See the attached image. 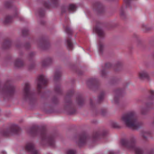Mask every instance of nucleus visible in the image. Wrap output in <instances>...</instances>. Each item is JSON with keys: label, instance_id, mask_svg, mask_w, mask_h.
Masks as SVG:
<instances>
[{"label": "nucleus", "instance_id": "1", "mask_svg": "<svg viewBox=\"0 0 154 154\" xmlns=\"http://www.w3.org/2000/svg\"><path fill=\"white\" fill-rule=\"evenodd\" d=\"M29 133L33 136L40 134L42 141L52 147L55 145L54 138V135H48L45 126L38 127L36 125L33 126L30 129Z\"/></svg>", "mask_w": 154, "mask_h": 154}, {"label": "nucleus", "instance_id": "2", "mask_svg": "<svg viewBox=\"0 0 154 154\" xmlns=\"http://www.w3.org/2000/svg\"><path fill=\"white\" fill-rule=\"evenodd\" d=\"M121 120L127 126L133 129H138L142 125V123L138 120L133 111L123 114L121 117Z\"/></svg>", "mask_w": 154, "mask_h": 154}, {"label": "nucleus", "instance_id": "3", "mask_svg": "<svg viewBox=\"0 0 154 154\" xmlns=\"http://www.w3.org/2000/svg\"><path fill=\"white\" fill-rule=\"evenodd\" d=\"M121 143L122 146L125 148L134 151L135 154H143V152L142 149L136 146L135 140L133 138L130 140L122 139L121 140Z\"/></svg>", "mask_w": 154, "mask_h": 154}, {"label": "nucleus", "instance_id": "4", "mask_svg": "<svg viewBox=\"0 0 154 154\" xmlns=\"http://www.w3.org/2000/svg\"><path fill=\"white\" fill-rule=\"evenodd\" d=\"M20 129L18 125L13 124L9 128L2 130L0 133L4 136H8L12 134H17Z\"/></svg>", "mask_w": 154, "mask_h": 154}, {"label": "nucleus", "instance_id": "5", "mask_svg": "<svg viewBox=\"0 0 154 154\" xmlns=\"http://www.w3.org/2000/svg\"><path fill=\"white\" fill-rule=\"evenodd\" d=\"M23 98L26 100L32 101L34 99V94L30 91V85L28 82L25 84L23 91Z\"/></svg>", "mask_w": 154, "mask_h": 154}, {"label": "nucleus", "instance_id": "6", "mask_svg": "<svg viewBox=\"0 0 154 154\" xmlns=\"http://www.w3.org/2000/svg\"><path fill=\"white\" fill-rule=\"evenodd\" d=\"M48 82V79L43 75H39L37 79V88L38 93H41V89L45 86Z\"/></svg>", "mask_w": 154, "mask_h": 154}, {"label": "nucleus", "instance_id": "7", "mask_svg": "<svg viewBox=\"0 0 154 154\" xmlns=\"http://www.w3.org/2000/svg\"><path fill=\"white\" fill-rule=\"evenodd\" d=\"M25 148L26 150L30 152L31 154H40L39 151L35 149V145L32 142L27 143Z\"/></svg>", "mask_w": 154, "mask_h": 154}, {"label": "nucleus", "instance_id": "8", "mask_svg": "<svg viewBox=\"0 0 154 154\" xmlns=\"http://www.w3.org/2000/svg\"><path fill=\"white\" fill-rule=\"evenodd\" d=\"M88 138V137L85 133L80 134L79 136L78 142V144L79 146H81L85 144Z\"/></svg>", "mask_w": 154, "mask_h": 154}, {"label": "nucleus", "instance_id": "9", "mask_svg": "<svg viewBox=\"0 0 154 154\" xmlns=\"http://www.w3.org/2000/svg\"><path fill=\"white\" fill-rule=\"evenodd\" d=\"M106 134L107 132L105 131H99L94 132L91 139L95 141L100 137H103Z\"/></svg>", "mask_w": 154, "mask_h": 154}, {"label": "nucleus", "instance_id": "10", "mask_svg": "<svg viewBox=\"0 0 154 154\" xmlns=\"http://www.w3.org/2000/svg\"><path fill=\"white\" fill-rule=\"evenodd\" d=\"M66 105L65 107L70 114H72L76 112L75 108L73 106L71 100H69L66 102Z\"/></svg>", "mask_w": 154, "mask_h": 154}, {"label": "nucleus", "instance_id": "11", "mask_svg": "<svg viewBox=\"0 0 154 154\" xmlns=\"http://www.w3.org/2000/svg\"><path fill=\"white\" fill-rule=\"evenodd\" d=\"M76 7L75 5L70 4L68 7H63L61 9L62 13H63L68 11L69 12H73L76 10Z\"/></svg>", "mask_w": 154, "mask_h": 154}, {"label": "nucleus", "instance_id": "12", "mask_svg": "<svg viewBox=\"0 0 154 154\" xmlns=\"http://www.w3.org/2000/svg\"><path fill=\"white\" fill-rule=\"evenodd\" d=\"M93 8L94 10L100 13H102L104 11L103 7L100 2H95L93 5Z\"/></svg>", "mask_w": 154, "mask_h": 154}, {"label": "nucleus", "instance_id": "13", "mask_svg": "<svg viewBox=\"0 0 154 154\" xmlns=\"http://www.w3.org/2000/svg\"><path fill=\"white\" fill-rule=\"evenodd\" d=\"M51 3H50L48 2H45L44 4V6L46 8H49L51 7H56L58 5L59 0H51Z\"/></svg>", "mask_w": 154, "mask_h": 154}, {"label": "nucleus", "instance_id": "14", "mask_svg": "<svg viewBox=\"0 0 154 154\" xmlns=\"http://www.w3.org/2000/svg\"><path fill=\"white\" fill-rule=\"evenodd\" d=\"M94 30L96 33H97L99 37L102 38L104 36L105 34L104 32L99 27L95 26L94 28Z\"/></svg>", "mask_w": 154, "mask_h": 154}, {"label": "nucleus", "instance_id": "15", "mask_svg": "<svg viewBox=\"0 0 154 154\" xmlns=\"http://www.w3.org/2000/svg\"><path fill=\"white\" fill-rule=\"evenodd\" d=\"M132 0H124L125 6H123L121 8L120 11V15L121 16H123L125 15L124 12V9L125 8H126L130 6V3Z\"/></svg>", "mask_w": 154, "mask_h": 154}, {"label": "nucleus", "instance_id": "16", "mask_svg": "<svg viewBox=\"0 0 154 154\" xmlns=\"http://www.w3.org/2000/svg\"><path fill=\"white\" fill-rule=\"evenodd\" d=\"M153 103L152 102L146 103V108H144L142 107L141 108V113L143 115H144L146 113L148 109L152 108Z\"/></svg>", "mask_w": 154, "mask_h": 154}, {"label": "nucleus", "instance_id": "17", "mask_svg": "<svg viewBox=\"0 0 154 154\" xmlns=\"http://www.w3.org/2000/svg\"><path fill=\"white\" fill-rule=\"evenodd\" d=\"M122 93V90L120 89H117L115 91L116 95L114 98V101L115 103H118L119 100V97Z\"/></svg>", "mask_w": 154, "mask_h": 154}, {"label": "nucleus", "instance_id": "18", "mask_svg": "<svg viewBox=\"0 0 154 154\" xmlns=\"http://www.w3.org/2000/svg\"><path fill=\"white\" fill-rule=\"evenodd\" d=\"M139 76L141 79H148L149 75L145 71H142L139 73Z\"/></svg>", "mask_w": 154, "mask_h": 154}, {"label": "nucleus", "instance_id": "19", "mask_svg": "<svg viewBox=\"0 0 154 154\" xmlns=\"http://www.w3.org/2000/svg\"><path fill=\"white\" fill-rule=\"evenodd\" d=\"M14 65L16 67H19L23 66L24 65V63L21 59H17L15 61Z\"/></svg>", "mask_w": 154, "mask_h": 154}, {"label": "nucleus", "instance_id": "20", "mask_svg": "<svg viewBox=\"0 0 154 154\" xmlns=\"http://www.w3.org/2000/svg\"><path fill=\"white\" fill-rule=\"evenodd\" d=\"M97 83V81L96 79H91L89 80L87 84L88 86H95Z\"/></svg>", "mask_w": 154, "mask_h": 154}, {"label": "nucleus", "instance_id": "21", "mask_svg": "<svg viewBox=\"0 0 154 154\" xmlns=\"http://www.w3.org/2000/svg\"><path fill=\"white\" fill-rule=\"evenodd\" d=\"M52 59L51 58H48L42 61V65L44 67L47 66L49 65L52 62Z\"/></svg>", "mask_w": 154, "mask_h": 154}, {"label": "nucleus", "instance_id": "22", "mask_svg": "<svg viewBox=\"0 0 154 154\" xmlns=\"http://www.w3.org/2000/svg\"><path fill=\"white\" fill-rule=\"evenodd\" d=\"M67 48L69 50H72L73 48V44L70 38L67 39L66 41Z\"/></svg>", "mask_w": 154, "mask_h": 154}, {"label": "nucleus", "instance_id": "23", "mask_svg": "<svg viewBox=\"0 0 154 154\" xmlns=\"http://www.w3.org/2000/svg\"><path fill=\"white\" fill-rule=\"evenodd\" d=\"M11 44V42L8 38L6 39L4 42V47L5 48H9Z\"/></svg>", "mask_w": 154, "mask_h": 154}, {"label": "nucleus", "instance_id": "24", "mask_svg": "<svg viewBox=\"0 0 154 154\" xmlns=\"http://www.w3.org/2000/svg\"><path fill=\"white\" fill-rule=\"evenodd\" d=\"M77 102L79 105H82L84 102V99L81 95H79L77 97Z\"/></svg>", "mask_w": 154, "mask_h": 154}, {"label": "nucleus", "instance_id": "25", "mask_svg": "<svg viewBox=\"0 0 154 154\" xmlns=\"http://www.w3.org/2000/svg\"><path fill=\"white\" fill-rule=\"evenodd\" d=\"M61 76V72L60 71H57L54 75V79L55 80H58Z\"/></svg>", "mask_w": 154, "mask_h": 154}, {"label": "nucleus", "instance_id": "26", "mask_svg": "<svg viewBox=\"0 0 154 154\" xmlns=\"http://www.w3.org/2000/svg\"><path fill=\"white\" fill-rule=\"evenodd\" d=\"M99 51L100 53H102L103 49V46L102 43L100 42H98Z\"/></svg>", "mask_w": 154, "mask_h": 154}, {"label": "nucleus", "instance_id": "27", "mask_svg": "<svg viewBox=\"0 0 154 154\" xmlns=\"http://www.w3.org/2000/svg\"><path fill=\"white\" fill-rule=\"evenodd\" d=\"M104 96V92H101L98 97V101L99 103H100L103 100Z\"/></svg>", "mask_w": 154, "mask_h": 154}, {"label": "nucleus", "instance_id": "28", "mask_svg": "<svg viewBox=\"0 0 154 154\" xmlns=\"http://www.w3.org/2000/svg\"><path fill=\"white\" fill-rule=\"evenodd\" d=\"M12 21V17L10 16H7L6 17L5 22V23L11 22Z\"/></svg>", "mask_w": 154, "mask_h": 154}, {"label": "nucleus", "instance_id": "29", "mask_svg": "<svg viewBox=\"0 0 154 154\" xmlns=\"http://www.w3.org/2000/svg\"><path fill=\"white\" fill-rule=\"evenodd\" d=\"M122 64L120 62H118L117 64L114 66V69L116 71L119 70L122 67Z\"/></svg>", "mask_w": 154, "mask_h": 154}, {"label": "nucleus", "instance_id": "30", "mask_svg": "<svg viewBox=\"0 0 154 154\" xmlns=\"http://www.w3.org/2000/svg\"><path fill=\"white\" fill-rule=\"evenodd\" d=\"M76 150L74 149H69L67 150L66 154H76Z\"/></svg>", "mask_w": 154, "mask_h": 154}, {"label": "nucleus", "instance_id": "31", "mask_svg": "<svg viewBox=\"0 0 154 154\" xmlns=\"http://www.w3.org/2000/svg\"><path fill=\"white\" fill-rule=\"evenodd\" d=\"M38 14L40 17H43L45 14V11L43 9H40L38 11Z\"/></svg>", "mask_w": 154, "mask_h": 154}, {"label": "nucleus", "instance_id": "32", "mask_svg": "<svg viewBox=\"0 0 154 154\" xmlns=\"http://www.w3.org/2000/svg\"><path fill=\"white\" fill-rule=\"evenodd\" d=\"M65 31L66 33L68 34L71 35L72 33V31L70 28L67 26L65 28Z\"/></svg>", "mask_w": 154, "mask_h": 154}, {"label": "nucleus", "instance_id": "33", "mask_svg": "<svg viewBox=\"0 0 154 154\" xmlns=\"http://www.w3.org/2000/svg\"><path fill=\"white\" fill-rule=\"evenodd\" d=\"M150 96L149 99L152 100L154 97V91L152 90H150L149 91Z\"/></svg>", "mask_w": 154, "mask_h": 154}, {"label": "nucleus", "instance_id": "34", "mask_svg": "<svg viewBox=\"0 0 154 154\" xmlns=\"http://www.w3.org/2000/svg\"><path fill=\"white\" fill-rule=\"evenodd\" d=\"M55 91L59 94H60L61 92V89L59 86H56L55 88Z\"/></svg>", "mask_w": 154, "mask_h": 154}, {"label": "nucleus", "instance_id": "35", "mask_svg": "<svg viewBox=\"0 0 154 154\" xmlns=\"http://www.w3.org/2000/svg\"><path fill=\"white\" fill-rule=\"evenodd\" d=\"M112 126L115 128H120V126L119 124L115 122H113L112 123Z\"/></svg>", "mask_w": 154, "mask_h": 154}, {"label": "nucleus", "instance_id": "36", "mask_svg": "<svg viewBox=\"0 0 154 154\" xmlns=\"http://www.w3.org/2000/svg\"><path fill=\"white\" fill-rule=\"evenodd\" d=\"M150 134V132L148 131H143L142 133V136L144 139H146V136L145 135H149Z\"/></svg>", "mask_w": 154, "mask_h": 154}, {"label": "nucleus", "instance_id": "37", "mask_svg": "<svg viewBox=\"0 0 154 154\" xmlns=\"http://www.w3.org/2000/svg\"><path fill=\"white\" fill-rule=\"evenodd\" d=\"M40 42L42 46H45L48 44V42L45 39H43L41 40Z\"/></svg>", "mask_w": 154, "mask_h": 154}, {"label": "nucleus", "instance_id": "38", "mask_svg": "<svg viewBox=\"0 0 154 154\" xmlns=\"http://www.w3.org/2000/svg\"><path fill=\"white\" fill-rule=\"evenodd\" d=\"M22 33L23 35H28L29 31L27 29H25L22 30Z\"/></svg>", "mask_w": 154, "mask_h": 154}, {"label": "nucleus", "instance_id": "39", "mask_svg": "<svg viewBox=\"0 0 154 154\" xmlns=\"http://www.w3.org/2000/svg\"><path fill=\"white\" fill-rule=\"evenodd\" d=\"M5 6L7 8H10L11 6V4L9 2H5Z\"/></svg>", "mask_w": 154, "mask_h": 154}, {"label": "nucleus", "instance_id": "40", "mask_svg": "<svg viewBox=\"0 0 154 154\" xmlns=\"http://www.w3.org/2000/svg\"><path fill=\"white\" fill-rule=\"evenodd\" d=\"M112 66V64L109 63H106L105 65V69L109 68Z\"/></svg>", "mask_w": 154, "mask_h": 154}, {"label": "nucleus", "instance_id": "41", "mask_svg": "<svg viewBox=\"0 0 154 154\" xmlns=\"http://www.w3.org/2000/svg\"><path fill=\"white\" fill-rule=\"evenodd\" d=\"M52 102L54 104H56L58 102V100L56 97H54L52 99Z\"/></svg>", "mask_w": 154, "mask_h": 154}, {"label": "nucleus", "instance_id": "42", "mask_svg": "<svg viewBox=\"0 0 154 154\" xmlns=\"http://www.w3.org/2000/svg\"><path fill=\"white\" fill-rule=\"evenodd\" d=\"M74 92V91L73 90L69 91L68 93L67 96H71L73 94Z\"/></svg>", "mask_w": 154, "mask_h": 154}, {"label": "nucleus", "instance_id": "43", "mask_svg": "<svg viewBox=\"0 0 154 154\" xmlns=\"http://www.w3.org/2000/svg\"><path fill=\"white\" fill-rule=\"evenodd\" d=\"M142 27L143 28L144 30L147 31L148 30V29H147V26L145 24H143L142 25Z\"/></svg>", "mask_w": 154, "mask_h": 154}, {"label": "nucleus", "instance_id": "44", "mask_svg": "<svg viewBox=\"0 0 154 154\" xmlns=\"http://www.w3.org/2000/svg\"><path fill=\"white\" fill-rule=\"evenodd\" d=\"M101 74L103 76H104L106 74V72L104 70L101 71Z\"/></svg>", "mask_w": 154, "mask_h": 154}, {"label": "nucleus", "instance_id": "45", "mask_svg": "<svg viewBox=\"0 0 154 154\" xmlns=\"http://www.w3.org/2000/svg\"><path fill=\"white\" fill-rule=\"evenodd\" d=\"M109 154H115L114 152L113 151H110L109 152Z\"/></svg>", "mask_w": 154, "mask_h": 154}, {"label": "nucleus", "instance_id": "46", "mask_svg": "<svg viewBox=\"0 0 154 154\" xmlns=\"http://www.w3.org/2000/svg\"><path fill=\"white\" fill-rule=\"evenodd\" d=\"M90 103L91 105L92 106L93 104V101L92 100H90Z\"/></svg>", "mask_w": 154, "mask_h": 154}, {"label": "nucleus", "instance_id": "47", "mask_svg": "<svg viewBox=\"0 0 154 154\" xmlns=\"http://www.w3.org/2000/svg\"><path fill=\"white\" fill-rule=\"evenodd\" d=\"M1 153L2 154H6V152L5 151H2Z\"/></svg>", "mask_w": 154, "mask_h": 154}, {"label": "nucleus", "instance_id": "48", "mask_svg": "<svg viewBox=\"0 0 154 154\" xmlns=\"http://www.w3.org/2000/svg\"><path fill=\"white\" fill-rule=\"evenodd\" d=\"M34 53L33 52L31 53L30 54V56H32L34 55Z\"/></svg>", "mask_w": 154, "mask_h": 154}, {"label": "nucleus", "instance_id": "49", "mask_svg": "<svg viewBox=\"0 0 154 154\" xmlns=\"http://www.w3.org/2000/svg\"><path fill=\"white\" fill-rule=\"evenodd\" d=\"M34 65H32V67H31H31H30V68H29V69H31L33 67H34Z\"/></svg>", "mask_w": 154, "mask_h": 154}]
</instances>
